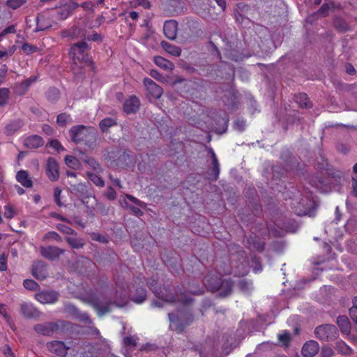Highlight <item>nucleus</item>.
Listing matches in <instances>:
<instances>
[{"label":"nucleus","mask_w":357,"mask_h":357,"mask_svg":"<svg viewBox=\"0 0 357 357\" xmlns=\"http://www.w3.org/2000/svg\"><path fill=\"white\" fill-rule=\"evenodd\" d=\"M38 80L37 75H32L30 77L24 79L21 83L16 86V91L20 94H24L31 84Z\"/></svg>","instance_id":"obj_21"},{"label":"nucleus","mask_w":357,"mask_h":357,"mask_svg":"<svg viewBox=\"0 0 357 357\" xmlns=\"http://www.w3.org/2000/svg\"><path fill=\"white\" fill-rule=\"evenodd\" d=\"M63 323V321H57L38 324L34 326V331L39 335L51 336L59 331Z\"/></svg>","instance_id":"obj_8"},{"label":"nucleus","mask_w":357,"mask_h":357,"mask_svg":"<svg viewBox=\"0 0 357 357\" xmlns=\"http://www.w3.org/2000/svg\"><path fill=\"white\" fill-rule=\"evenodd\" d=\"M82 160L91 167L93 170H98L100 168L99 164L92 158L84 156Z\"/></svg>","instance_id":"obj_42"},{"label":"nucleus","mask_w":357,"mask_h":357,"mask_svg":"<svg viewBox=\"0 0 357 357\" xmlns=\"http://www.w3.org/2000/svg\"><path fill=\"white\" fill-rule=\"evenodd\" d=\"M50 146L56 150L57 151H63L64 148L62 146L61 143L56 140L53 139L50 142Z\"/></svg>","instance_id":"obj_55"},{"label":"nucleus","mask_w":357,"mask_h":357,"mask_svg":"<svg viewBox=\"0 0 357 357\" xmlns=\"http://www.w3.org/2000/svg\"><path fill=\"white\" fill-rule=\"evenodd\" d=\"M10 91L7 88L0 89V106H4L7 104L9 99Z\"/></svg>","instance_id":"obj_37"},{"label":"nucleus","mask_w":357,"mask_h":357,"mask_svg":"<svg viewBox=\"0 0 357 357\" xmlns=\"http://www.w3.org/2000/svg\"><path fill=\"white\" fill-rule=\"evenodd\" d=\"M150 75L153 78H154L157 80H159V81H160L162 78V75L156 70H151L150 72Z\"/></svg>","instance_id":"obj_63"},{"label":"nucleus","mask_w":357,"mask_h":357,"mask_svg":"<svg viewBox=\"0 0 357 357\" xmlns=\"http://www.w3.org/2000/svg\"><path fill=\"white\" fill-rule=\"evenodd\" d=\"M36 300L43 304H52L58 301L59 294L55 291H43L35 296Z\"/></svg>","instance_id":"obj_12"},{"label":"nucleus","mask_w":357,"mask_h":357,"mask_svg":"<svg viewBox=\"0 0 357 357\" xmlns=\"http://www.w3.org/2000/svg\"><path fill=\"white\" fill-rule=\"evenodd\" d=\"M295 102L302 108L310 107V102L305 93H299L294 98Z\"/></svg>","instance_id":"obj_32"},{"label":"nucleus","mask_w":357,"mask_h":357,"mask_svg":"<svg viewBox=\"0 0 357 357\" xmlns=\"http://www.w3.org/2000/svg\"><path fill=\"white\" fill-rule=\"evenodd\" d=\"M70 117L66 113H62L57 116V123L61 126H64L70 120Z\"/></svg>","instance_id":"obj_47"},{"label":"nucleus","mask_w":357,"mask_h":357,"mask_svg":"<svg viewBox=\"0 0 357 357\" xmlns=\"http://www.w3.org/2000/svg\"><path fill=\"white\" fill-rule=\"evenodd\" d=\"M349 315L351 319L357 323V308L356 307H351L349 310Z\"/></svg>","instance_id":"obj_62"},{"label":"nucleus","mask_w":357,"mask_h":357,"mask_svg":"<svg viewBox=\"0 0 357 357\" xmlns=\"http://www.w3.org/2000/svg\"><path fill=\"white\" fill-rule=\"evenodd\" d=\"M333 6H334V4L333 3H331L330 4L329 3H324L316 13H314L311 16L308 17L307 20L311 22L312 21V18L314 17H322L327 16L329 13L330 10L332 8H333Z\"/></svg>","instance_id":"obj_27"},{"label":"nucleus","mask_w":357,"mask_h":357,"mask_svg":"<svg viewBox=\"0 0 357 357\" xmlns=\"http://www.w3.org/2000/svg\"><path fill=\"white\" fill-rule=\"evenodd\" d=\"M46 347L50 353L60 357H65L70 349V347L67 346L64 342L59 340L47 342Z\"/></svg>","instance_id":"obj_9"},{"label":"nucleus","mask_w":357,"mask_h":357,"mask_svg":"<svg viewBox=\"0 0 357 357\" xmlns=\"http://www.w3.org/2000/svg\"><path fill=\"white\" fill-rule=\"evenodd\" d=\"M14 47H13L9 50H0V59L4 56H11L14 53Z\"/></svg>","instance_id":"obj_60"},{"label":"nucleus","mask_w":357,"mask_h":357,"mask_svg":"<svg viewBox=\"0 0 357 357\" xmlns=\"http://www.w3.org/2000/svg\"><path fill=\"white\" fill-rule=\"evenodd\" d=\"M210 152L211 153L212 167L208 174V179L211 181H216L220 174V164L214 151L211 149Z\"/></svg>","instance_id":"obj_19"},{"label":"nucleus","mask_w":357,"mask_h":357,"mask_svg":"<svg viewBox=\"0 0 357 357\" xmlns=\"http://www.w3.org/2000/svg\"><path fill=\"white\" fill-rule=\"evenodd\" d=\"M105 195V197L109 200H114L116 198V193L115 190L111 187H109L107 189Z\"/></svg>","instance_id":"obj_53"},{"label":"nucleus","mask_w":357,"mask_h":357,"mask_svg":"<svg viewBox=\"0 0 357 357\" xmlns=\"http://www.w3.org/2000/svg\"><path fill=\"white\" fill-rule=\"evenodd\" d=\"M4 217L8 219H11L15 215V211L13 206L7 204L4 206Z\"/></svg>","instance_id":"obj_43"},{"label":"nucleus","mask_w":357,"mask_h":357,"mask_svg":"<svg viewBox=\"0 0 357 357\" xmlns=\"http://www.w3.org/2000/svg\"><path fill=\"white\" fill-rule=\"evenodd\" d=\"M66 36H70L73 39L82 38L85 40L86 38L85 31L77 26L68 30Z\"/></svg>","instance_id":"obj_30"},{"label":"nucleus","mask_w":357,"mask_h":357,"mask_svg":"<svg viewBox=\"0 0 357 357\" xmlns=\"http://www.w3.org/2000/svg\"><path fill=\"white\" fill-rule=\"evenodd\" d=\"M114 125H116V121L112 118H105L99 123L100 128L103 132H106L109 128Z\"/></svg>","instance_id":"obj_36"},{"label":"nucleus","mask_w":357,"mask_h":357,"mask_svg":"<svg viewBox=\"0 0 357 357\" xmlns=\"http://www.w3.org/2000/svg\"><path fill=\"white\" fill-rule=\"evenodd\" d=\"M146 298V291L143 287L136 289V295L133 296L132 301L136 303H143Z\"/></svg>","instance_id":"obj_33"},{"label":"nucleus","mask_w":357,"mask_h":357,"mask_svg":"<svg viewBox=\"0 0 357 357\" xmlns=\"http://www.w3.org/2000/svg\"><path fill=\"white\" fill-rule=\"evenodd\" d=\"M124 344L128 347H135V342L132 337H126L123 339Z\"/></svg>","instance_id":"obj_61"},{"label":"nucleus","mask_w":357,"mask_h":357,"mask_svg":"<svg viewBox=\"0 0 357 357\" xmlns=\"http://www.w3.org/2000/svg\"><path fill=\"white\" fill-rule=\"evenodd\" d=\"M89 303L100 317L110 311V305L112 304L111 302L102 296L91 297L89 299Z\"/></svg>","instance_id":"obj_7"},{"label":"nucleus","mask_w":357,"mask_h":357,"mask_svg":"<svg viewBox=\"0 0 357 357\" xmlns=\"http://www.w3.org/2000/svg\"><path fill=\"white\" fill-rule=\"evenodd\" d=\"M87 176L97 186L102 187L105 185L104 181L98 175L91 172H88Z\"/></svg>","instance_id":"obj_40"},{"label":"nucleus","mask_w":357,"mask_h":357,"mask_svg":"<svg viewBox=\"0 0 357 357\" xmlns=\"http://www.w3.org/2000/svg\"><path fill=\"white\" fill-rule=\"evenodd\" d=\"M168 316L170 321L169 327L172 330L178 331L181 333L190 324L189 321H186L185 324L181 323L177 316L173 313H169Z\"/></svg>","instance_id":"obj_22"},{"label":"nucleus","mask_w":357,"mask_h":357,"mask_svg":"<svg viewBox=\"0 0 357 357\" xmlns=\"http://www.w3.org/2000/svg\"><path fill=\"white\" fill-rule=\"evenodd\" d=\"M86 129L84 126H77L70 130L71 139L75 142H80L83 139V132Z\"/></svg>","instance_id":"obj_25"},{"label":"nucleus","mask_w":357,"mask_h":357,"mask_svg":"<svg viewBox=\"0 0 357 357\" xmlns=\"http://www.w3.org/2000/svg\"><path fill=\"white\" fill-rule=\"evenodd\" d=\"M65 162L66 165L71 169H77L80 167L79 160L73 155H67L65 158Z\"/></svg>","instance_id":"obj_35"},{"label":"nucleus","mask_w":357,"mask_h":357,"mask_svg":"<svg viewBox=\"0 0 357 357\" xmlns=\"http://www.w3.org/2000/svg\"><path fill=\"white\" fill-rule=\"evenodd\" d=\"M126 197L131 201L132 202H133L134 204H135L136 205L142 207V208H144L146 206V204L142 201H140L139 199H137L136 197L132 196V195H126Z\"/></svg>","instance_id":"obj_52"},{"label":"nucleus","mask_w":357,"mask_h":357,"mask_svg":"<svg viewBox=\"0 0 357 357\" xmlns=\"http://www.w3.org/2000/svg\"><path fill=\"white\" fill-rule=\"evenodd\" d=\"M90 47L84 40L73 44L70 49V55L73 61V70L76 71L86 66H91L92 62L89 55Z\"/></svg>","instance_id":"obj_1"},{"label":"nucleus","mask_w":357,"mask_h":357,"mask_svg":"<svg viewBox=\"0 0 357 357\" xmlns=\"http://www.w3.org/2000/svg\"><path fill=\"white\" fill-rule=\"evenodd\" d=\"M178 24L175 20H168L164 24L163 31L165 36L170 39L174 40L176 37Z\"/></svg>","instance_id":"obj_17"},{"label":"nucleus","mask_w":357,"mask_h":357,"mask_svg":"<svg viewBox=\"0 0 357 357\" xmlns=\"http://www.w3.org/2000/svg\"><path fill=\"white\" fill-rule=\"evenodd\" d=\"M0 314L3 316V317L5 319L6 321L8 323V324L10 325L11 324V319L9 317V315L6 312V306L3 304L0 303Z\"/></svg>","instance_id":"obj_51"},{"label":"nucleus","mask_w":357,"mask_h":357,"mask_svg":"<svg viewBox=\"0 0 357 357\" xmlns=\"http://www.w3.org/2000/svg\"><path fill=\"white\" fill-rule=\"evenodd\" d=\"M22 50L26 54H30L33 52H36L38 50L37 47L35 45H30L29 43H24L22 46Z\"/></svg>","instance_id":"obj_49"},{"label":"nucleus","mask_w":357,"mask_h":357,"mask_svg":"<svg viewBox=\"0 0 357 357\" xmlns=\"http://www.w3.org/2000/svg\"><path fill=\"white\" fill-rule=\"evenodd\" d=\"M322 357H332L333 356V351L331 347H325L321 349Z\"/></svg>","instance_id":"obj_56"},{"label":"nucleus","mask_w":357,"mask_h":357,"mask_svg":"<svg viewBox=\"0 0 357 357\" xmlns=\"http://www.w3.org/2000/svg\"><path fill=\"white\" fill-rule=\"evenodd\" d=\"M24 3V0H7L6 5L12 9H17Z\"/></svg>","instance_id":"obj_48"},{"label":"nucleus","mask_w":357,"mask_h":357,"mask_svg":"<svg viewBox=\"0 0 357 357\" xmlns=\"http://www.w3.org/2000/svg\"><path fill=\"white\" fill-rule=\"evenodd\" d=\"M44 240H54L57 242L61 241V236L55 231H49L43 237Z\"/></svg>","instance_id":"obj_45"},{"label":"nucleus","mask_w":357,"mask_h":357,"mask_svg":"<svg viewBox=\"0 0 357 357\" xmlns=\"http://www.w3.org/2000/svg\"><path fill=\"white\" fill-rule=\"evenodd\" d=\"M24 126V122L20 119H16L8 123L5 128V132L7 135H12L18 131Z\"/></svg>","instance_id":"obj_23"},{"label":"nucleus","mask_w":357,"mask_h":357,"mask_svg":"<svg viewBox=\"0 0 357 357\" xmlns=\"http://www.w3.org/2000/svg\"><path fill=\"white\" fill-rule=\"evenodd\" d=\"M314 334L319 340L322 341L334 340L338 335L336 327L331 324H325L317 327Z\"/></svg>","instance_id":"obj_6"},{"label":"nucleus","mask_w":357,"mask_h":357,"mask_svg":"<svg viewBox=\"0 0 357 357\" xmlns=\"http://www.w3.org/2000/svg\"><path fill=\"white\" fill-rule=\"evenodd\" d=\"M152 290L155 296L166 302H181L183 304H188L192 302V299L190 296L185 295L180 292L179 294L176 295L172 292L169 287H164L162 289H156L152 286Z\"/></svg>","instance_id":"obj_4"},{"label":"nucleus","mask_w":357,"mask_h":357,"mask_svg":"<svg viewBox=\"0 0 357 357\" xmlns=\"http://www.w3.org/2000/svg\"><path fill=\"white\" fill-rule=\"evenodd\" d=\"M24 287L29 290H37L39 287L38 284L33 280H24L23 282Z\"/></svg>","instance_id":"obj_41"},{"label":"nucleus","mask_w":357,"mask_h":357,"mask_svg":"<svg viewBox=\"0 0 357 357\" xmlns=\"http://www.w3.org/2000/svg\"><path fill=\"white\" fill-rule=\"evenodd\" d=\"M24 144L29 149H38L44 144V141L40 136L33 135L26 137L24 141Z\"/></svg>","instance_id":"obj_20"},{"label":"nucleus","mask_w":357,"mask_h":357,"mask_svg":"<svg viewBox=\"0 0 357 357\" xmlns=\"http://www.w3.org/2000/svg\"><path fill=\"white\" fill-rule=\"evenodd\" d=\"M337 324L343 333H348L349 331L350 327L347 317L344 316L338 317L337 318Z\"/></svg>","instance_id":"obj_34"},{"label":"nucleus","mask_w":357,"mask_h":357,"mask_svg":"<svg viewBox=\"0 0 357 357\" xmlns=\"http://www.w3.org/2000/svg\"><path fill=\"white\" fill-rule=\"evenodd\" d=\"M7 269L6 258L4 255L0 257V271H4Z\"/></svg>","instance_id":"obj_59"},{"label":"nucleus","mask_w":357,"mask_h":357,"mask_svg":"<svg viewBox=\"0 0 357 357\" xmlns=\"http://www.w3.org/2000/svg\"><path fill=\"white\" fill-rule=\"evenodd\" d=\"M57 229H59L60 231L66 234H77V233L71 229L70 227L63 225V224H58L56 225Z\"/></svg>","instance_id":"obj_46"},{"label":"nucleus","mask_w":357,"mask_h":357,"mask_svg":"<svg viewBox=\"0 0 357 357\" xmlns=\"http://www.w3.org/2000/svg\"><path fill=\"white\" fill-rule=\"evenodd\" d=\"M119 296L121 299V303L115 302L116 305L119 307H123L124 304L127 302V298L128 296V292L126 290L123 291L116 292V296Z\"/></svg>","instance_id":"obj_44"},{"label":"nucleus","mask_w":357,"mask_h":357,"mask_svg":"<svg viewBox=\"0 0 357 357\" xmlns=\"http://www.w3.org/2000/svg\"><path fill=\"white\" fill-rule=\"evenodd\" d=\"M37 31H44L50 27H51L53 23H55L54 19L51 15V10L47 13H43L38 15L36 18Z\"/></svg>","instance_id":"obj_10"},{"label":"nucleus","mask_w":357,"mask_h":357,"mask_svg":"<svg viewBox=\"0 0 357 357\" xmlns=\"http://www.w3.org/2000/svg\"><path fill=\"white\" fill-rule=\"evenodd\" d=\"M319 350V344L315 340H310L303 345L302 354L304 357H313L318 353Z\"/></svg>","instance_id":"obj_15"},{"label":"nucleus","mask_w":357,"mask_h":357,"mask_svg":"<svg viewBox=\"0 0 357 357\" xmlns=\"http://www.w3.org/2000/svg\"><path fill=\"white\" fill-rule=\"evenodd\" d=\"M82 7L85 10L88 11H93L94 3L91 1H87L84 2L82 4Z\"/></svg>","instance_id":"obj_58"},{"label":"nucleus","mask_w":357,"mask_h":357,"mask_svg":"<svg viewBox=\"0 0 357 357\" xmlns=\"http://www.w3.org/2000/svg\"><path fill=\"white\" fill-rule=\"evenodd\" d=\"M46 96L50 102H55L59 98V91L56 88H51L47 91Z\"/></svg>","instance_id":"obj_39"},{"label":"nucleus","mask_w":357,"mask_h":357,"mask_svg":"<svg viewBox=\"0 0 357 357\" xmlns=\"http://www.w3.org/2000/svg\"><path fill=\"white\" fill-rule=\"evenodd\" d=\"M250 283L245 280H242L238 283V287L242 291H248L250 289Z\"/></svg>","instance_id":"obj_57"},{"label":"nucleus","mask_w":357,"mask_h":357,"mask_svg":"<svg viewBox=\"0 0 357 357\" xmlns=\"http://www.w3.org/2000/svg\"><path fill=\"white\" fill-rule=\"evenodd\" d=\"M61 192H62V190H61V189L60 188L56 187V188H54V198L56 204L59 206H62V203H61V199H60V196H61Z\"/></svg>","instance_id":"obj_50"},{"label":"nucleus","mask_w":357,"mask_h":357,"mask_svg":"<svg viewBox=\"0 0 357 357\" xmlns=\"http://www.w3.org/2000/svg\"><path fill=\"white\" fill-rule=\"evenodd\" d=\"M46 173L52 181H56L59 178V166L53 158H49L46 163Z\"/></svg>","instance_id":"obj_11"},{"label":"nucleus","mask_w":357,"mask_h":357,"mask_svg":"<svg viewBox=\"0 0 357 357\" xmlns=\"http://www.w3.org/2000/svg\"><path fill=\"white\" fill-rule=\"evenodd\" d=\"M66 242L73 249L82 248L85 245V242L83 239L76 237H66Z\"/></svg>","instance_id":"obj_31"},{"label":"nucleus","mask_w":357,"mask_h":357,"mask_svg":"<svg viewBox=\"0 0 357 357\" xmlns=\"http://www.w3.org/2000/svg\"><path fill=\"white\" fill-rule=\"evenodd\" d=\"M161 46L167 52L173 56H179L181 55V49L178 46L173 45L166 41H162Z\"/></svg>","instance_id":"obj_29"},{"label":"nucleus","mask_w":357,"mask_h":357,"mask_svg":"<svg viewBox=\"0 0 357 357\" xmlns=\"http://www.w3.org/2000/svg\"><path fill=\"white\" fill-rule=\"evenodd\" d=\"M245 121L240 119L236 120L234 123L235 128L240 132L245 130Z\"/></svg>","instance_id":"obj_54"},{"label":"nucleus","mask_w":357,"mask_h":357,"mask_svg":"<svg viewBox=\"0 0 357 357\" xmlns=\"http://www.w3.org/2000/svg\"><path fill=\"white\" fill-rule=\"evenodd\" d=\"M144 84L146 86L148 93L153 98H160L163 93L162 89L150 78L144 79Z\"/></svg>","instance_id":"obj_13"},{"label":"nucleus","mask_w":357,"mask_h":357,"mask_svg":"<svg viewBox=\"0 0 357 357\" xmlns=\"http://www.w3.org/2000/svg\"><path fill=\"white\" fill-rule=\"evenodd\" d=\"M72 192L77 196L82 198L83 204L90 209L91 212L97 208L99 211H103V206L102 204L98 202L96 198L92 195L84 197L86 193V185L84 183H79L78 184L71 185Z\"/></svg>","instance_id":"obj_3"},{"label":"nucleus","mask_w":357,"mask_h":357,"mask_svg":"<svg viewBox=\"0 0 357 357\" xmlns=\"http://www.w3.org/2000/svg\"><path fill=\"white\" fill-rule=\"evenodd\" d=\"M278 340L282 344V345L285 347L289 346L291 341V337L290 333L288 331H284L282 333L278 334Z\"/></svg>","instance_id":"obj_38"},{"label":"nucleus","mask_w":357,"mask_h":357,"mask_svg":"<svg viewBox=\"0 0 357 357\" xmlns=\"http://www.w3.org/2000/svg\"><path fill=\"white\" fill-rule=\"evenodd\" d=\"M32 274L38 280H44L47 278L48 273L46 265L43 261H37L33 264Z\"/></svg>","instance_id":"obj_16"},{"label":"nucleus","mask_w":357,"mask_h":357,"mask_svg":"<svg viewBox=\"0 0 357 357\" xmlns=\"http://www.w3.org/2000/svg\"><path fill=\"white\" fill-rule=\"evenodd\" d=\"M77 7V3L72 0H67L60 6L51 9V15L54 19L55 22L57 20H63Z\"/></svg>","instance_id":"obj_5"},{"label":"nucleus","mask_w":357,"mask_h":357,"mask_svg":"<svg viewBox=\"0 0 357 357\" xmlns=\"http://www.w3.org/2000/svg\"><path fill=\"white\" fill-rule=\"evenodd\" d=\"M352 195L357 197V178H352Z\"/></svg>","instance_id":"obj_64"},{"label":"nucleus","mask_w":357,"mask_h":357,"mask_svg":"<svg viewBox=\"0 0 357 357\" xmlns=\"http://www.w3.org/2000/svg\"><path fill=\"white\" fill-rule=\"evenodd\" d=\"M155 63L160 68L167 70H172L174 68V65L172 62L169 60L158 56L154 58Z\"/></svg>","instance_id":"obj_28"},{"label":"nucleus","mask_w":357,"mask_h":357,"mask_svg":"<svg viewBox=\"0 0 357 357\" xmlns=\"http://www.w3.org/2000/svg\"><path fill=\"white\" fill-rule=\"evenodd\" d=\"M40 250L41 255L49 260H54L64 252V250L56 246H41Z\"/></svg>","instance_id":"obj_14"},{"label":"nucleus","mask_w":357,"mask_h":357,"mask_svg":"<svg viewBox=\"0 0 357 357\" xmlns=\"http://www.w3.org/2000/svg\"><path fill=\"white\" fill-rule=\"evenodd\" d=\"M139 105V100L136 96H131L124 102L123 111L128 114L135 113L138 110Z\"/></svg>","instance_id":"obj_18"},{"label":"nucleus","mask_w":357,"mask_h":357,"mask_svg":"<svg viewBox=\"0 0 357 357\" xmlns=\"http://www.w3.org/2000/svg\"><path fill=\"white\" fill-rule=\"evenodd\" d=\"M205 285L211 291H220L221 296L229 295L232 289V283L228 280H222L220 274L211 272L205 278Z\"/></svg>","instance_id":"obj_2"},{"label":"nucleus","mask_w":357,"mask_h":357,"mask_svg":"<svg viewBox=\"0 0 357 357\" xmlns=\"http://www.w3.org/2000/svg\"><path fill=\"white\" fill-rule=\"evenodd\" d=\"M21 312L22 314L29 318L38 317V311L30 303H22L21 305Z\"/></svg>","instance_id":"obj_26"},{"label":"nucleus","mask_w":357,"mask_h":357,"mask_svg":"<svg viewBox=\"0 0 357 357\" xmlns=\"http://www.w3.org/2000/svg\"><path fill=\"white\" fill-rule=\"evenodd\" d=\"M16 180L25 188H31L33 182L28 172L25 170H20L16 174Z\"/></svg>","instance_id":"obj_24"}]
</instances>
